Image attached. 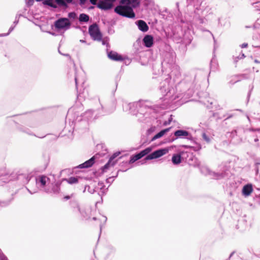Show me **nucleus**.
Returning a JSON list of instances; mask_svg holds the SVG:
<instances>
[{
  "label": "nucleus",
  "instance_id": "55",
  "mask_svg": "<svg viewBox=\"0 0 260 260\" xmlns=\"http://www.w3.org/2000/svg\"><path fill=\"white\" fill-rule=\"evenodd\" d=\"M248 46V44L247 43H243L242 44H241L240 45V47L242 48H246Z\"/></svg>",
  "mask_w": 260,
  "mask_h": 260
},
{
  "label": "nucleus",
  "instance_id": "5",
  "mask_svg": "<svg viewBox=\"0 0 260 260\" xmlns=\"http://www.w3.org/2000/svg\"><path fill=\"white\" fill-rule=\"evenodd\" d=\"M50 181V178L47 176L44 175H39L36 177L35 179L36 187L33 189H31L29 186V187H26V189L31 194L37 192L39 188H40L41 190H43L45 191V189L48 188V187H46V185L47 184H48Z\"/></svg>",
  "mask_w": 260,
  "mask_h": 260
},
{
  "label": "nucleus",
  "instance_id": "40",
  "mask_svg": "<svg viewBox=\"0 0 260 260\" xmlns=\"http://www.w3.org/2000/svg\"><path fill=\"white\" fill-rule=\"evenodd\" d=\"M43 156L45 158V163L44 165V166H45L44 169H45L48 165V164H49V162L50 160V156L48 155V154H47L46 153H43Z\"/></svg>",
  "mask_w": 260,
  "mask_h": 260
},
{
  "label": "nucleus",
  "instance_id": "61",
  "mask_svg": "<svg viewBox=\"0 0 260 260\" xmlns=\"http://www.w3.org/2000/svg\"><path fill=\"white\" fill-rule=\"evenodd\" d=\"M217 113H214L213 114V116L214 117H217V118H220L219 117H217Z\"/></svg>",
  "mask_w": 260,
  "mask_h": 260
},
{
  "label": "nucleus",
  "instance_id": "39",
  "mask_svg": "<svg viewBox=\"0 0 260 260\" xmlns=\"http://www.w3.org/2000/svg\"><path fill=\"white\" fill-rule=\"evenodd\" d=\"M131 105L132 106V104H129V103H128L127 102H123V103L122 104V107H123V111H124L125 112L129 111L130 112ZM133 105H132V106Z\"/></svg>",
  "mask_w": 260,
  "mask_h": 260
},
{
  "label": "nucleus",
  "instance_id": "52",
  "mask_svg": "<svg viewBox=\"0 0 260 260\" xmlns=\"http://www.w3.org/2000/svg\"><path fill=\"white\" fill-rule=\"evenodd\" d=\"M102 44L105 45H107V47H109V44L107 42V41L105 40H102Z\"/></svg>",
  "mask_w": 260,
  "mask_h": 260
},
{
  "label": "nucleus",
  "instance_id": "26",
  "mask_svg": "<svg viewBox=\"0 0 260 260\" xmlns=\"http://www.w3.org/2000/svg\"><path fill=\"white\" fill-rule=\"evenodd\" d=\"M243 131V129L241 127H238L235 129H234L232 131L231 133H229L228 134H229V137L231 138H234L236 136H240L241 133H242Z\"/></svg>",
  "mask_w": 260,
  "mask_h": 260
},
{
  "label": "nucleus",
  "instance_id": "35",
  "mask_svg": "<svg viewBox=\"0 0 260 260\" xmlns=\"http://www.w3.org/2000/svg\"><path fill=\"white\" fill-rule=\"evenodd\" d=\"M89 19V17L87 14L82 13L79 15V20L80 22H87Z\"/></svg>",
  "mask_w": 260,
  "mask_h": 260
},
{
  "label": "nucleus",
  "instance_id": "32",
  "mask_svg": "<svg viewBox=\"0 0 260 260\" xmlns=\"http://www.w3.org/2000/svg\"><path fill=\"white\" fill-rule=\"evenodd\" d=\"M172 161L174 165H178L181 161V156L180 154H175L172 157Z\"/></svg>",
  "mask_w": 260,
  "mask_h": 260
},
{
  "label": "nucleus",
  "instance_id": "50",
  "mask_svg": "<svg viewBox=\"0 0 260 260\" xmlns=\"http://www.w3.org/2000/svg\"><path fill=\"white\" fill-rule=\"evenodd\" d=\"M15 27V25L14 26H11L9 29V31L8 33L7 34H2L0 35V36H8L11 31H13V30L14 29Z\"/></svg>",
  "mask_w": 260,
  "mask_h": 260
},
{
  "label": "nucleus",
  "instance_id": "44",
  "mask_svg": "<svg viewBox=\"0 0 260 260\" xmlns=\"http://www.w3.org/2000/svg\"><path fill=\"white\" fill-rule=\"evenodd\" d=\"M235 116V114L233 113H227L223 116L222 118H224V120L231 118Z\"/></svg>",
  "mask_w": 260,
  "mask_h": 260
},
{
  "label": "nucleus",
  "instance_id": "58",
  "mask_svg": "<svg viewBox=\"0 0 260 260\" xmlns=\"http://www.w3.org/2000/svg\"><path fill=\"white\" fill-rule=\"evenodd\" d=\"M70 198H71V197L70 196H66L63 198V199L66 200H68L70 199Z\"/></svg>",
  "mask_w": 260,
  "mask_h": 260
},
{
  "label": "nucleus",
  "instance_id": "43",
  "mask_svg": "<svg viewBox=\"0 0 260 260\" xmlns=\"http://www.w3.org/2000/svg\"><path fill=\"white\" fill-rule=\"evenodd\" d=\"M119 171H120V170L117 172L115 176H113L107 178L106 179V182L108 183H110V184H111L114 180V178L118 176Z\"/></svg>",
  "mask_w": 260,
  "mask_h": 260
},
{
  "label": "nucleus",
  "instance_id": "15",
  "mask_svg": "<svg viewBox=\"0 0 260 260\" xmlns=\"http://www.w3.org/2000/svg\"><path fill=\"white\" fill-rule=\"evenodd\" d=\"M174 136L175 138H173L171 142H173L178 138H185L187 139H190L192 138L191 135L188 132L183 129L177 130L174 132Z\"/></svg>",
  "mask_w": 260,
  "mask_h": 260
},
{
  "label": "nucleus",
  "instance_id": "17",
  "mask_svg": "<svg viewBox=\"0 0 260 260\" xmlns=\"http://www.w3.org/2000/svg\"><path fill=\"white\" fill-rule=\"evenodd\" d=\"M171 70L170 74V78L174 77V78H178L181 76L180 68L177 65H174L171 68H169Z\"/></svg>",
  "mask_w": 260,
  "mask_h": 260
},
{
  "label": "nucleus",
  "instance_id": "8",
  "mask_svg": "<svg viewBox=\"0 0 260 260\" xmlns=\"http://www.w3.org/2000/svg\"><path fill=\"white\" fill-rule=\"evenodd\" d=\"M176 54L174 51H170L166 52L165 57L163 61L161 62L163 67L167 66V67L171 68L175 64Z\"/></svg>",
  "mask_w": 260,
  "mask_h": 260
},
{
  "label": "nucleus",
  "instance_id": "36",
  "mask_svg": "<svg viewBox=\"0 0 260 260\" xmlns=\"http://www.w3.org/2000/svg\"><path fill=\"white\" fill-rule=\"evenodd\" d=\"M115 164L116 162H112L109 159L108 161L101 168L102 172H106L110 166H113Z\"/></svg>",
  "mask_w": 260,
  "mask_h": 260
},
{
  "label": "nucleus",
  "instance_id": "60",
  "mask_svg": "<svg viewBox=\"0 0 260 260\" xmlns=\"http://www.w3.org/2000/svg\"><path fill=\"white\" fill-rule=\"evenodd\" d=\"M80 2V4L81 5H83L85 3L86 0H79Z\"/></svg>",
  "mask_w": 260,
  "mask_h": 260
},
{
  "label": "nucleus",
  "instance_id": "27",
  "mask_svg": "<svg viewBox=\"0 0 260 260\" xmlns=\"http://www.w3.org/2000/svg\"><path fill=\"white\" fill-rule=\"evenodd\" d=\"M107 250L108 252L106 255L107 258L113 257L116 252V248L112 245H109L107 247Z\"/></svg>",
  "mask_w": 260,
  "mask_h": 260
},
{
  "label": "nucleus",
  "instance_id": "30",
  "mask_svg": "<svg viewBox=\"0 0 260 260\" xmlns=\"http://www.w3.org/2000/svg\"><path fill=\"white\" fill-rule=\"evenodd\" d=\"M14 198L12 197L9 199L0 201V206L1 207H6L9 206L11 204Z\"/></svg>",
  "mask_w": 260,
  "mask_h": 260
},
{
  "label": "nucleus",
  "instance_id": "2",
  "mask_svg": "<svg viewBox=\"0 0 260 260\" xmlns=\"http://www.w3.org/2000/svg\"><path fill=\"white\" fill-rule=\"evenodd\" d=\"M139 5V0H121L119 5L115 7L114 12L122 17L135 18L136 14L133 9Z\"/></svg>",
  "mask_w": 260,
  "mask_h": 260
},
{
  "label": "nucleus",
  "instance_id": "47",
  "mask_svg": "<svg viewBox=\"0 0 260 260\" xmlns=\"http://www.w3.org/2000/svg\"><path fill=\"white\" fill-rule=\"evenodd\" d=\"M68 17L73 19H75L77 17V14L74 12H70L68 13Z\"/></svg>",
  "mask_w": 260,
  "mask_h": 260
},
{
  "label": "nucleus",
  "instance_id": "56",
  "mask_svg": "<svg viewBox=\"0 0 260 260\" xmlns=\"http://www.w3.org/2000/svg\"><path fill=\"white\" fill-rule=\"evenodd\" d=\"M250 131H252V132L257 131L260 133V128H252L250 129Z\"/></svg>",
  "mask_w": 260,
  "mask_h": 260
},
{
  "label": "nucleus",
  "instance_id": "3",
  "mask_svg": "<svg viewBox=\"0 0 260 260\" xmlns=\"http://www.w3.org/2000/svg\"><path fill=\"white\" fill-rule=\"evenodd\" d=\"M229 164L230 162H228L222 163L219 167L220 171H221L220 172L215 173L212 172L208 168H203L202 171H205L206 172V175H210L213 178L216 179L228 177L230 174V166Z\"/></svg>",
  "mask_w": 260,
  "mask_h": 260
},
{
  "label": "nucleus",
  "instance_id": "49",
  "mask_svg": "<svg viewBox=\"0 0 260 260\" xmlns=\"http://www.w3.org/2000/svg\"><path fill=\"white\" fill-rule=\"evenodd\" d=\"M138 160L137 158L135 157V155H133L130 158L129 164H133Z\"/></svg>",
  "mask_w": 260,
  "mask_h": 260
},
{
  "label": "nucleus",
  "instance_id": "22",
  "mask_svg": "<svg viewBox=\"0 0 260 260\" xmlns=\"http://www.w3.org/2000/svg\"><path fill=\"white\" fill-rule=\"evenodd\" d=\"M253 191V187L251 184L248 183L245 185L242 188V193L243 196L246 197L249 196Z\"/></svg>",
  "mask_w": 260,
  "mask_h": 260
},
{
  "label": "nucleus",
  "instance_id": "12",
  "mask_svg": "<svg viewBox=\"0 0 260 260\" xmlns=\"http://www.w3.org/2000/svg\"><path fill=\"white\" fill-rule=\"evenodd\" d=\"M98 186L99 187H92L90 186L89 185H85L84 192L87 189L89 193L93 194L96 191V189H98L99 188H100V192H99L98 194L101 196H103L104 194H105L108 190V188H105V185L104 184V183L102 182H99L98 183Z\"/></svg>",
  "mask_w": 260,
  "mask_h": 260
},
{
  "label": "nucleus",
  "instance_id": "48",
  "mask_svg": "<svg viewBox=\"0 0 260 260\" xmlns=\"http://www.w3.org/2000/svg\"><path fill=\"white\" fill-rule=\"evenodd\" d=\"M0 260H9L8 257L3 253L0 249Z\"/></svg>",
  "mask_w": 260,
  "mask_h": 260
},
{
  "label": "nucleus",
  "instance_id": "6",
  "mask_svg": "<svg viewBox=\"0 0 260 260\" xmlns=\"http://www.w3.org/2000/svg\"><path fill=\"white\" fill-rule=\"evenodd\" d=\"M96 103L99 105V107L96 109H89L87 110L82 115V118L81 120H87L89 121L92 119V118H95L99 115H101L103 114V106L101 104L100 101L99 99L96 100ZM80 120H78L79 121Z\"/></svg>",
  "mask_w": 260,
  "mask_h": 260
},
{
  "label": "nucleus",
  "instance_id": "45",
  "mask_svg": "<svg viewBox=\"0 0 260 260\" xmlns=\"http://www.w3.org/2000/svg\"><path fill=\"white\" fill-rule=\"evenodd\" d=\"M242 223H243L244 227H245L246 226V220L245 218V217H242V218L238 220V226L241 225Z\"/></svg>",
  "mask_w": 260,
  "mask_h": 260
},
{
  "label": "nucleus",
  "instance_id": "34",
  "mask_svg": "<svg viewBox=\"0 0 260 260\" xmlns=\"http://www.w3.org/2000/svg\"><path fill=\"white\" fill-rule=\"evenodd\" d=\"M235 80L233 81V80H231L230 83L233 85L235 83L240 81L243 79H246L247 78L246 75L245 74H241V75H238L236 76L235 77Z\"/></svg>",
  "mask_w": 260,
  "mask_h": 260
},
{
  "label": "nucleus",
  "instance_id": "37",
  "mask_svg": "<svg viewBox=\"0 0 260 260\" xmlns=\"http://www.w3.org/2000/svg\"><path fill=\"white\" fill-rule=\"evenodd\" d=\"M202 136L203 139L207 143H210L211 142L212 139H213L212 137L208 135L206 133H203Z\"/></svg>",
  "mask_w": 260,
  "mask_h": 260
},
{
  "label": "nucleus",
  "instance_id": "25",
  "mask_svg": "<svg viewBox=\"0 0 260 260\" xmlns=\"http://www.w3.org/2000/svg\"><path fill=\"white\" fill-rule=\"evenodd\" d=\"M55 1L58 6L64 8H67L68 5L73 3V0H55Z\"/></svg>",
  "mask_w": 260,
  "mask_h": 260
},
{
  "label": "nucleus",
  "instance_id": "46",
  "mask_svg": "<svg viewBox=\"0 0 260 260\" xmlns=\"http://www.w3.org/2000/svg\"><path fill=\"white\" fill-rule=\"evenodd\" d=\"M120 154V152L119 151L116 152L113 154V155L110 157L109 160L111 161L112 162H114L113 160L117 157L119 154Z\"/></svg>",
  "mask_w": 260,
  "mask_h": 260
},
{
  "label": "nucleus",
  "instance_id": "31",
  "mask_svg": "<svg viewBox=\"0 0 260 260\" xmlns=\"http://www.w3.org/2000/svg\"><path fill=\"white\" fill-rule=\"evenodd\" d=\"M62 181H65L69 184H73L79 182V178L77 177H71L69 178H64Z\"/></svg>",
  "mask_w": 260,
  "mask_h": 260
},
{
  "label": "nucleus",
  "instance_id": "62",
  "mask_svg": "<svg viewBox=\"0 0 260 260\" xmlns=\"http://www.w3.org/2000/svg\"><path fill=\"white\" fill-rule=\"evenodd\" d=\"M71 114V111H69L67 114V117H69Z\"/></svg>",
  "mask_w": 260,
  "mask_h": 260
},
{
  "label": "nucleus",
  "instance_id": "63",
  "mask_svg": "<svg viewBox=\"0 0 260 260\" xmlns=\"http://www.w3.org/2000/svg\"><path fill=\"white\" fill-rule=\"evenodd\" d=\"M191 39H189L188 42L186 43V45H187V44H189L191 43Z\"/></svg>",
  "mask_w": 260,
  "mask_h": 260
},
{
  "label": "nucleus",
  "instance_id": "59",
  "mask_svg": "<svg viewBox=\"0 0 260 260\" xmlns=\"http://www.w3.org/2000/svg\"><path fill=\"white\" fill-rule=\"evenodd\" d=\"M58 52H59V53L60 54H61V55H63V56H66L70 57V55H69V54H63V53H61V52H60V51L59 50H58Z\"/></svg>",
  "mask_w": 260,
  "mask_h": 260
},
{
  "label": "nucleus",
  "instance_id": "29",
  "mask_svg": "<svg viewBox=\"0 0 260 260\" xmlns=\"http://www.w3.org/2000/svg\"><path fill=\"white\" fill-rule=\"evenodd\" d=\"M70 204L71 208H73L74 212L80 213V208L77 201L72 200L70 201Z\"/></svg>",
  "mask_w": 260,
  "mask_h": 260
},
{
  "label": "nucleus",
  "instance_id": "21",
  "mask_svg": "<svg viewBox=\"0 0 260 260\" xmlns=\"http://www.w3.org/2000/svg\"><path fill=\"white\" fill-rule=\"evenodd\" d=\"M94 156L91 157L89 159L86 160L84 163L79 165L77 168L79 169L88 168L91 167L94 163Z\"/></svg>",
  "mask_w": 260,
  "mask_h": 260
},
{
  "label": "nucleus",
  "instance_id": "64",
  "mask_svg": "<svg viewBox=\"0 0 260 260\" xmlns=\"http://www.w3.org/2000/svg\"><path fill=\"white\" fill-rule=\"evenodd\" d=\"M254 62H256V63H260V61H258V60H257V59H255Z\"/></svg>",
  "mask_w": 260,
  "mask_h": 260
},
{
  "label": "nucleus",
  "instance_id": "1",
  "mask_svg": "<svg viewBox=\"0 0 260 260\" xmlns=\"http://www.w3.org/2000/svg\"><path fill=\"white\" fill-rule=\"evenodd\" d=\"M170 79L166 78L160 83L159 90L166 97V99L175 100L179 97V94H183L186 91H188L189 93L192 92L194 87L192 79L189 78H186L178 83L175 88L170 85Z\"/></svg>",
  "mask_w": 260,
  "mask_h": 260
},
{
  "label": "nucleus",
  "instance_id": "18",
  "mask_svg": "<svg viewBox=\"0 0 260 260\" xmlns=\"http://www.w3.org/2000/svg\"><path fill=\"white\" fill-rule=\"evenodd\" d=\"M135 24L138 26L139 29L143 32H145L149 29V26L146 22L143 20H138L135 22Z\"/></svg>",
  "mask_w": 260,
  "mask_h": 260
},
{
  "label": "nucleus",
  "instance_id": "16",
  "mask_svg": "<svg viewBox=\"0 0 260 260\" xmlns=\"http://www.w3.org/2000/svg\"><path fill=\"white\" fill-rule=\"evenodd\" d=\"M75 81L76 83V87L78 92V88L79 85H81L83 86V84L85 82V76L83 73H82L81 74L76 75L75 77Z\"/></svg>",
  "mask_w": 260,
  "mask_h": 260
},
{
  "label": "nucleus",
  "instance_id": "11",
  "mask_svg": "<svg viewBox=\"0 0 260 260\" xmlns=\"http://www.w3.org/2000/svg\"><path fill=\"white\" fill-rule=\"evenodd\" d=\"M71 23L67 18H60L54 22V26L57 29H68L71 26Z\"/></svg>",
  "mask_w": 260,
  "mask_h": 260
},
{
  "label": "nucleus",
  "instance_id": "7",
  "mask_svg": "<svg viewBox=\"0 0 260 260\" xmlns=\"http://www.w3.org/2000/svg\"><path fill=\"white\" fill-rule=\"evenodd\" d=\"M211 8L206 3H201L199 7H197L194 10V13L199 16L201 23H203V19L201 17H206L211 14Z\"/></svg>",
  "mask_w": 260,
  "mask_h": 260
},
{
  "label": "nucleus",
  "instance_id": "28",
  "mask_svg": "<svg viewBox=\"0 0 260 260\" xmlns=\"http://www.w3.org/2000/svg\"><path fill=\"white\" fill-rule=\"evenodd\" d=\"M171 129V127H169L164 129L161 130L159 132L156 134L151 139V141H154L158 138L162 137L166 133L168 132Z\"/></svg>",
  "mask_w": 260,
  "mask_h": 260
},
{
  "label": "nucleus",
  "instance_id": "4",
  "mask_svg": "<svg viewBox=\"0 0 260 260\" xmlns=\"http://www.w3.org/2000/svg\"><path fill=\"white\" fill-rule=\"evenodd\" d=\"M148 101H140L137 102L129 103L131 105L130 112L135 113L136 111L138 112V114L143 115L147 117L148 112L151 109V106L149 105Z\"/></svg>",
  "mask_w": 260,
  "mask_h": 260
},
{
  "label": "nucleus",
  "instance_id": "41",
  "mask_svg": "<svg viewBox=\"0 0 260 260\" xmlns=\"http://www.w3.org/2000/svg\"><path fill=\"white\" fill-rule=\"evenodd\" d=\"M256 39L252 43V46L255 48L260 47V36L256 37L255 38Z\"/></svg>",
  "mask_w": 260,
  "mask_h": 260
},
{
  "label": "nucleus",
  "instance_id": "33",
  "mask_svg": "<svg viewBox=\"0 0 260 260\" xmlns=\"http://www.w3.org/2000/svg\"><path fill=\"white\" fill-rule=\"evenodd\" d=\"M43 4L53 8H57L58 6L55 0H45L44 2H43Z\"/></svg>",
  "mask_w": 260,
  "mask_h": 260
},
{
  "label": "nucleus",
  "instance_id": "38",
  "mask_svg": "<svg viewBox=\"0 0 260 260\" xmlns=\"http://www.w3.org/2000/svg\"><path fill=\"white\" fill-rule=\"evenodd\" d=\"M18 129L20 131L25 133L27 134L32 135V133H31V131L29 128H26V127H24V126L20 125L18 127Z\"/></svg>",
  "mask_w": 260,
  "mask_h": 260
},
{
  "label": "nucleus",
  "instance_id": "19",
  "mask_svg": "<svg viewBox=\"0 0 260 260\" xmlns=\"http://www.w3.org/2000/svg\"><path fill=\"white\" fill-rule=\"evenodd\" d=\"M107 50H108V49L107 48ZM107 55L108 57L111 60L115 61L123 60V58L122 57V56L118 54L116 52L113 51H110L108 52L107 51Z\"/></svg>",
  "mask_w": 260,
  "mask_h": 260
},
{
  "label": "nucleus",
  "instance_id": "23",
  "mask_svg": "<svg viewBox=\"0 0 260 260\" xmlns=\"http://www.w3.org/2000/svg\"><path fill=\"white\" fill-rule=\"evenodd\" d=\"M33 175L31 173L22 174L18 176V179H23L24 183H27L31 180Z\"/></svg>",
  "mask_w": 260,
  "mask_h": 260
},
{
  "label": "nucleus",
  "instance_id": "53",
  "mask_svg": "<svg viewBox=\"0 0 260 260\" xmlns=\"http://www.w3.org/2000/svg\"><path fill=\"white\" fill-rule=\"evenodd\" d=\"M97 1L98 0H89L90 3L93 5H96L97 6Z\"/></svg>",
  "mask_w": 260,
  "mask_h": 260
},
{
  "label": "nucleus",
  "instance_id": "14",
  "mask_svg": "<svg viewBox=\"0 0 260 260\" xmlns=\"http://www.w3.org/2000/svg\"><path fill=\"white\" fill-rule=\"evenodd\" d=\"M61 183L59 181L52 183L51 188H45V192L48 194H58L60 192Z\"/></svg>",
  "mask_w": 260,
  "mask_h": 260
},
{
  "label": "nucleus",
  "instance_id": "42",
  "mask_svg": "<svg viewBox=\"0 0 260 260\" xmlns=\"http://www.w3.org/2000/svg\"><path fill=\"white\" fill-rule=\"evenodd\" d=\"M245 57L244 53L240 54L239 56H233V60L235 63H237L239 60L243 59Z\"/></svg>",
  "mask_w": 260,
  "mask_h": 260
},
{
  "label": "nucleus",
  "instance_id": "9",
  "mask_svg": "<svg viewBox=\"0 0 260 260\" xmlns=\"http://www.w3.org/2000/svg\"><path fill=\"white\" fill-rule=\"evenodd\" d=\"M88 31L90 36L93 40L101 41L102 34L101 32L99 26L96 23H93L89 27Z\"/></svg>",
  "mask_w": 260,
  "mask_h": 260
},
{
  "label": "nucleus",
  "instance_id": "51",
  "mask_svg": "<svg viewBox=\"0 0 260 260\" xmlns=\"http://www.w3.org/2000/svg\"><path fill=\"white\" fill-rule=\"evenodd\" d=\"M172 119H173L172 115H171L170 117H169L168 120L164 122V125H167L168 124H169L171 123V122L172 121Z\"/></svg>",
  "mask_w": 260,
  "mask_h": 260
},
{
  "label": "nucleus",
  "instance_id": "54",
  "mask_svg": "<svg viewBox=\"0 0 260 260\" xmlns=\"http://www.w3.org/2000/svg\"><path fill=\"white\" fill-rule=\"evenodd\" d=\"M3 176H1L0 177V185H3V183L4 182H6V181H4L3 180H4V178H3Z\"/></svg>",
  "mask_w": 260,
  "mask_h": 260
},
{
  "label": "nucleus",
  "instance_id": "20",
  "mask_svg": "<svg viewBox=\"0 0 260 260\" xmlns=\"http://www.w3.org/2000/svg\"><path fill=\"white\" fill-rule=\"evenodd\" d=\"M153 37L150 35H146L143 39V43L147 48L151 47L153 44Z\"/></svg>",
  "mask_w": 260,
  "mask_h": 260
},
{
  "label": "nucleus",
  "instance_id": "24",
  "mask_svg": "<svg viewBox=\"0 0 260 260\" xmlns=\"http://www.w3.org/2000/svg\"><path fill=\"white\" fill-rule=\"evenodd\" d=\"M152 150V149L151 147H147L145 148V149L142 150L140 152L135 154V157H137V159L139 160L142 158L143 156L146 155L148 153H149Z\"/></svg>",
  "mask_w": 260,
  "mask_h": 260
},
{
  "label": "nucleus",
  "instance_id": "57",
  "mask_svg": "<svg viewBox=\"0 0 260 260\" xmlns=\"http://www.w3.org/2000/svg\"><path fill=\"white\" fill-rule=\"evenodd\" d=\"M260 2L259 0H256V1L251 2V5H254V4H257Z\"/></svg>",
  "mask_w": 260,
  "mask_h": 260
},
{
  "label": "nucleus",
  "instance_id": "10",
  "mask_svg": "<svg viewBox=\"0 0 260 260\" xmlns=\"http://www.w3.org/2000/svg\"><path fill=\"white\" fill-rule=\"evenodd\" d=\"M168 152V150L166 148H161L157 149L156 150H155L151 153L147 155L145 158L143 160V161H144V163L146 162V160H151L153 159H156L157 158H159L162 155L166 154ZM144 164V162L142 163V164Z\"/></svg>",
  "mask_w": 260,
  "mask_h": 260
},
{
  "label": "nucleus",
  "instance_id": "13",
  "mask_svg": "<svg viewBox=\"0 0 260 260\" xmlns=\"http://www.w3.org/2000/svg\"><path fill=\"white\" fill-rule=\"evenodd\" d=\"M116 0H100L98 3L97 7L102 10L107 11L111 9Z\"/></svg>",
  "mask_w": 260,
  "mask_h": 260
}]
</instances>
